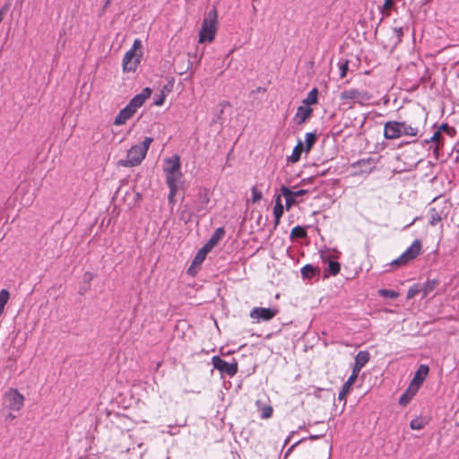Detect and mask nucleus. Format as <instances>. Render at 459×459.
Returning <instances> with one entry per match:
<instances>
[{
	"instance_id": "1",
	"label": "nucleus",
	"mask_w": 459,
	"mask_h": 459,
	"mask_svg": "<svg viewBox=\"0 0 459 459\" xmlns=\"http://www.w3.org/2000/svg\"><path fill=\"white\" fill-rule=\"evenodd\" d=\"M419 126L407 121L389 120L384 126V137L388 140L398 139L402 136L416 137Z\"/></svg>"
},
{
	"instance_id": "2",
	"label": "nucleus",
	"mask_w": 459,
	"mask_h": 459,
	"mask_svg": "<svg viewBox=\"0 0 459 459\" xmlns=\"http://www.w3.org/2000/svg\"><path fill=\"white\" fill-rule=\"evenodd\" d=\"M152 142L153 138L145 137L142 143L133 145L127 151L126 158L125 160H120L118 161V165L129 168L141 164L143 160L145 158L149 147Z\"/></svg>"
},
{
	"instance_id": "3",
	"label": "nucleus",
	"mask_w": 459,
	"mask_h": 459,
	"mask_svg": "<svg viewBox=\"0 0 459 459\" xmlns=\"http://www.w3.org/2000/svg\"><path fill=\"white\" fill-rule=\"evenodd\" d=\"M217 10L213 7L204 19L199 31V43L213 41L217 31Z\"/></svg>"
},
{
	"instance_id": "4",
	"label": "nucleus",
	"mask_w": 459,
	"mask_h": 459,
	"mask_svg": "<svg viewBox=\"0 0 459 459\" xmlns=\"http://www.w3.org/2000/svg\"><path fill=\"white\" fill-rule=\"evenodd\" d=\"M143 44L140 39H135L132 48L125 54L123 57L124 72H134L141 63L143 56Z\"/></svg>"
},
{
	"instance_id": "5",
	"label": "nucleus",
	"mask_w": 459,
	"mask_h": 459,
	"mask_svg": "<svg viewBox=\"0 0 459 459\" xmlns=\"http://www.w3.org/2000/svg\"><path fill=\"white\" fill-rule=\"evenodd\" d=\"M339 98L342 105L351 107L353 105L359 104L364 106L369 102V100L372 99V95L366 91L351 88L342 91L340 93Z\"/></svg>"
},
{
	"instance_id": "6",
	"label": "nucleus",
	"mask_w": 459,
	"mask_h": 459,
	"mask_svg": "<svg viewBox=\"0 0 459 459\" xmlns=\"http://www.w3.org/2000/svg\"><path fill=\"white\" fill-rule=\"evenodd\" d=\"M450 207L451 205L446 200H433L429 211V225L434 227L446 219L450 212Z\"/></svg>"
},
{
	"instance_id": "7",
	"label": "nucleus",
	"mask_w": 459,
	"mask_h": 459,
	"mask_svg": "<svg viewBox=\"0 0 459 459\" xmlns=\"http://www.w3.org/2000/svg\"><path fill=\"white\" fill-rule=\"evenodd\" d=\"M421 247V242L419 239H415L398 258L394 259L391 263V264L397 266L406 264L420 254Z\"/></svg>"
},
{
	"instance_id": "8",
	"label": "nucleus",
	"mask_w": 459,
	"mask_h": 459,
	"mask_svg": "<svg viewBox=\"0 0 459 459\" xmlns=\"http://www.w3.org/2000/svg\"><path fill=\"white\" fill-rule=\"evenodd\" d=\"M213 368L218 369L221 374L229 377H234L238 373V362L233 359L232 362H227L219 356H214L212 359Z\"/></svg>"
},
{
	"instance_id": "9",
	"label": "nucleus",
	"mask_w": 459,
	"mask_h": 459,
	"mask_svg": "<svg viewBox=\"0 0 459 459\" xmlns=\"http://www.w3.org/2000/svg\"><path fill=\"white\" fill-rule=\"evenodd\" d=\"M279 310L276 307H254L250 313L249 316L259 323L261 321H270L273 319L277 314Z\"/></svg>"
},
{
	"instance_id": "10",
	"label": "nucleus",
	"mask_w": 459,
	"mask_h": 459,
	"mask_svg": "<svg viewBox=\"0 0 459 459\" xmlns=\"http://www.w3.org/2000/svg\"><path fill=\"white\" fill-rule=\"evenodd\" d=\"M281 193L285 197L286 209L290 210L293 205L299 204V197L307 194V190L300 189L298 191H291L288 186H281Z\"/></svg>"
},
{
	"instance_id": "11",
	"label": "nucleus",
	"mask_w": 459,
	"mask_h": 459,
	"mask_svg": "<svg viewBox=\"0 0 459 459\" xmlns=\"http://www.w3.org/2000/svg\"><path fill=\"white\" fill-rule=\"evenodd\" d=\"M182 177L181 170L166 174V183L169 188V202L174 204V197L178 190V183Z\"/></svg>"
},
{
	"instance_id": "12",
	"label": "nucleus",
	"mask_w": 459,
	"mask_h": 459,
	"mask_svg": "<svg viewBox=\"0 0 459 459\" xmlns=\"http://www.w3.org/2000/svg\"><path fill=\"white\" fill-rule=\"evenodd\" d=\"M4 401L5 406L13 411H19L23 405V396L13 389L4 394Z\"/></svg>"
},
{
	"instance_id": "13",
	"label": "nucleus",
	"mask_w": 459,
	"mask_h": 459,
	"mask_svg": "<svg viewBox=\"0 0 459 459\" xmlns=\"http://www.w3.org/2000/svg\"><path fill=\"white\" fill-rule=\"evenodd\" d=\"M376 162L373 159L368 158V159H362L359 160H357L356 162L351 164V167L353 169H359V171L355 172V175L359 174H369L373 171L375 169Z\"/></svg>"
},
{
	"instance_id": "14",
	"label": "nucleus",
	"mask_w": 459,
	"mask_h": 459,
	"mask_svg": "<svg viewBox=\"0 0 459 459\" xmlns=\"http://www.w3.org/2000/svg\"><path fill=\"white\" fill-rule=\"evenodd\" d=\"M429 371V366L425 364H421L417 371L415 372L414 377L412 378L410 385V389L414 388L415 391L418 390V388L421 385V384L424 382L425 378L427 377Z\"/></svg>"
},
{
	"instance_id": "15",
	"label": "nucleus",
	"mask_w": 459,
	"mask_h": 459,
	"mask_svg": "<svg viewBox=\"0 0 459 459\" xmlns=\"http://www.w3.org/2000/svg\"><path fill=\"white\" fill-rule=\"evenodd\" d=\"M321 258L327 262V272L332 275H336L339 273L341 269V264L334 261L333 258H335L334 255H332L330 251H322L321 252Z\"/></svg>"
},
{
	"instance_id": "16",
	"label": "nucleus",
	"mask_w": 459,
	"mask_h": 459,
	"mask_svg": "<svg viewBox=\"0 0 459 459\" xmlns=\"http://www.w3.org/2000/svg\"><path fill=\"white\" fill-rule=\"evenodd\" d=\"M152 90L148 87L144 88L141 93L136 94L127 104L134 112L143 105L145 100L150 98Z\"/></svg>"
},
{
	"instance_id": "17",
	"label": "nucleus",
	"mask_w": 459,
	"mask_h": 459,
	"mask_svg": "<svg viewBox=\"0 0 459 459\" xmlns=\"http://www.w3.org/2000/svg\"><path fill=\"white\" fill-rule=\"evenodd\" d=\"M359 373L352 370L351 375L349 377L348 380L343 384L341 391L338 394V400L343 401V404H346V396L349 394L351 385L354 384L356 379L358 378Z\"/></svg>"
},
{
	"instance_id": "18",
	"label": "nucleus",
	"mask_w": 459,
	"mask_h": 459,
	"mask_svg": "<svg viewBox=\"0 0 459 459\" xmlns=\"http://www.w3.org/2000/svg\"><path fill=\"white\" fill-rule=\"evenodd\" d=\"M181 169L180 159L178 155H173L164 160L163 170L165 174L170 172H178Z\"/></svg>"
},
{
	"instance_id": "19",
	"label": "nucleus",
	"mask_w": 459,
	"mask_h": 459,
	"mask_svg": "<svg viewBox=\"0 0 459 459\" xmlns=\"http://www.w3.org/2000/svg\"><path fill=\"white\" fill-rule=\"evenodd\" d=\"M369 359L370 355L368 351H359L355 357V362L352 370L359 374L361 368L368 362Z\"/></svg>"
},
{
	"instance_id": "20",
	"label": "nucleus",
	"mask_w": 459,
	"mask_h": 459,
	"mask_svg": "<svg viewBox=\"0 0 459 459\" xmlns=\"http://www.w3.org/2000/svg\"><path fill=\"white\" fill-rule=\"evenodd\" d=\"M134 110H133V108L126 105L117 115L114 120V124L116 126L124 125L128 119H130L134 115Z\"/></svg>"
},
{
	"instance_id": "21",
	"label": "nucleus",
	"mask_w": 459,
	"mask_h": 459,
	"mask_svg": "<svg viewBox=\"0 0 459 459\" xmlns=\"http://www.w3.org/2000/svg\"><path fill=\"white\" fill-rule=\"evenodd\" d=\"M312 111V108L307 106H299L297 109L294 119L299 125H301L311 117Z\"/></svg>"
},
{
	"instance_id": "22",
	"label": "nucleus",
	"mask_w": 459,
	"mask_h": 459,
	"mask_svg": "<svg viewBox=\"0 0 459 459\" xmlns=\"http://www.w3.org/2000/svg\"><path fill=\"white\" fill-rule=\"evenodd\" d=\"M284 212V207L281 204V195L275 196V204L273 207V216H274V226H278L280 223L281 217L282 216Z\"/></svg>"
},
{
	"instance_id": "23",
	"label": "nucleus",
	"mask_w": 459,
	"mask_h": 459,
	"mask_svg": "<svg viewBox=\"0 0 459 459\" xmlns=\"http://www.w3.org/2000/svg\"><path fill=\"white\" fill-rule=\"evenodd\" d=\"M224 235L225 230L222 227L216 229L212 237L205 243V245L209 247L211 249H212L213 247H215L222 239Z\"/></svg>"
},
{
	"instance_id": "24",
	"label": "nucleus",
	"mask_w": 459,
	"mask_h": 459,
	"mask_svg": "<svg viewBox=\"0 0 459 459\" xmlns=\"http://www.w3.org/2000/svg\"><path fill=\"white\" fill-rule=\"evenodd\" d=\"M212 249L204 244V247L200 250H198V252L196 253L195 258L193 259L191 267L202 264L203 262L204 261L207 254Z\"/></svg>"
},
{
	"instance_id": "25",
	"label": "nucleus",
	"mask_w": 459,
	"mask_h": 459,
	"mask_svg": "<svg viewBox=\"0 0 459 459\" xmlns=\"http://www.w3.org/2000/svg\"><path fill=\"white\" fill-rule=\"evenodd\" d=\"M320 270L318 267H315L310 264L304 265L301 270V275L304 279H311L316 273H319Z\"/></svg>"
},
{
	"instance_id": "26",
	"label": "nucleus",
	"mask_w": 459,
	"mask_h": 459,
	"mask_svg": "<svg viewBox=\"0 0 459 459\" xmlns=\"http://www.w3.org/2000/svg\"><path fill=\"white\" fill-rule=\"evenodd\" d=\"M437 286V281L428 280L422 286H420V291L423 293L422 298H426L430 294Z\"/></svg>"
},
{
	"instance_id": "27",
	"label": "nucleus",
	"mask_w": 459,
	"mask_h": 459,
	"mask_svg": "<svg viewBox=\"0 0 459 459\" xmlns=\"http://www.w3.org/2000/svg\"><path fill=\"white\" fill-rule=\"evenodd\" d=\"M317 95L318 91L316 88H313L307 95L306 99H304L303 103L306 106L313 105L317 102Z\"/></svg>"
},
{
	"instance_id": "28",
	"label": "nucleus",
	"mask_w": 459,
	"mask_h": 459,
	"mask_svg": "<svg viewBox=\"0 0 459 459\" xmlns=\"http://www.w3.org/2000/svg\"><path fill=\"white\" fill-rule=\"evenodd\" d=\"M303 147L302 143L299 141L298 144L294 147L291 155L290 156L289 160L295 163L299 160L301 152H302Z\"/></svg>"
},
{
	"instance_id": "29",
	"label": "nucleus",
	"mask_w": 459,
	"mask_h": 459,
	"mask_svg": "<svg viewBox=\"0 0 459 459\" xmlns=\"http://www.w3.org/2000/svg\"><path fill=\"white\" fill-rule=\"evenodd\" d=\"M307 237V230L302 226H295L290 232V238H304Z\"/></svg>"
},
{
	"instance_id": "30",
	"label": "nucleus",
	"mask_w": 459,
	"mask_h": 459,
	"mask_svg": "<svg viewBox=\"0 0 459 459\" xmlns=\"http://www.w3.org/2000/svg\"><path fill=\"white\" fill-rule=\"evenodd\" d=\"M316 141V134L315 133H307L305 135L306 152H309Z\"/></svg>"
},
{
	"instance_id": "31",
	"label": "nucleus",
	"mask_w": 459,
	"mask_h": 459,
	"mask_svg": "<svg viewBox=\"0 0 459 459\" xmlns=\"http://www.w3.org/2000/svg\"><path fill=\"white\" fill-rule=\"evenodd\" d=\"M348 65H349V61L348 60H340L338 62V67H339V71H340V77L341 78H343L346 76V74H347V71H348Z\"/></svg>"
},
{
	"instance_id": "32",
	"label": "nucleus",
	"mask_w": 459,
	"mask_h": 459,
	"mask_svg": "<svg viewBox=\"0 0 459 459\" xmlns=\"http://www.w3.org/2000/svg\"><path fill=\"white\" fill-rule=\"evenodd\" d=\"M425 426V422L420 418H416L411 420L410 427L411 429L420 430L423 429Z\"/></svg>"
},
{
	"instance_id": "33",
	"label": "nucleus",
	"mask_w": 459,
	"mask_h": 459,
	"mask_svg": "<svg viewBox=\"0 0 459 459\" xmlns=\"http://www.w3.org/2000/svg\"><path fill=\"white\" fill-rule=\"evenodd\" d=\"M10 294L7 290H2L0 291V309L4 311V306L9 299Z\"/></svg>"
},
{
	"instance_id": "34",
	"label": "nucleus",
	"mask_w": 459,
	"mask_h": 459,
	"mask_svg": "<svg viewBox=\"0 0 459 459\" xmlns=\"http://www.w3.org/2000/svg\"><path fill=\"white\" fill-rule=\"evenodd\" d=\"M420 291V285L419 284H414L413 286L410 287L408 291H407V299H412L414 298L417 294H419Z\"/></svg>"
},
{
	"instance_id": "35",
	"label": "nucleus",
	"mask_w": 459,
	"mask_h": 459,
	"mask_svg": "<svg viewBox=\"0 0 459 459\" xmlns=\"http://www.w3.org/2000/svg\"><path fill=\"white\" fill-rule=\"evenodd\" d=\"M380 296L384 298L395 299L398 297V293L392 290L382 289L379 290Z\"/></svg>"
},
{
	"instance_id": "36",
	"label": "nucleus",
	"mask_w": 459,
	"mask_h": 459,
	"mask_svg": "<svg viewBox=\"0 0 459 459\" xmlns=\"http://www.w3.org/2000/svg\"><path fill=\"white\" fill-rule=\"evenodd\" d=\"M273 415V408L269 405H266V406H264L262 409H261V418L262 419H269L271 418Z\"/></svg>"
},
{
	"instance_id": "37",
	"label": "nucleus",
	"mask_w": 459,
	"mask_h": 459,
	"mask_svg": "<svg viewBox=\"0 0 459 459\" xmlns=\"http://www.w3.org/2000/svg\"><path fill=\"white\" fill-rule=\"evenodd\" d=\"M410 388L401 395L400 399H399V403L403 405L404 404H407L408 402L411 400V398L412 397V395L414 394V393L416 392L415 390L409 395L408 393L410 392Z\"/></svg>"
},
{
	"instance_id": "38",
	"label": "nucleus",
	"mask_w": 459,
	"mask_h": 459,
	"mask_svg": "<svg viewBox=\"0 0 459 459\" xmlns=\"http://www.w3.org/2000/svg\"><path fill=\"white\" fill-rule=\"evenodd\" d=\"M251 192H252V202L253 203H257L262 199V197H263L262 192L257 190V188L255 186L252 187Z\"/></svg>"
},
{
	"instance_id": "39",
	"label": "nucleus",
	"mask_w": 459,
	"mask_h": 459,
	"mask_svg": "<svg viewBox=\"0 0 459 459\" xmlns=\"http://www.w3.org/2000/svg\"><path fill=\"white\" fill-rule=\"evenodd\" d=\"M199 197L202 201V204L206 206L210 202V195L208 190L204 189L199 193Z\"/></svg>"
},
{
	"instance_id": "40",
	"label": "nucleus",
	"mask_w": 459,
	"mask_h": 459,
	"mask_svg": "<svg viewBox=\"0 0 459 459\" xmlns=\"http://www.w3.org/2000/svg\"><path fill=\"white\" fill-rule=\"evenodd\" d=\"M438 131L439 132H441V131L446 132L447 134H449L451 136H453L455 134V128L452 127V126H449L447 124H442L439 126Z\"/></svg>"
},
{
	"instance_id": "41",
	"label": "nucleus",
	"mask_w": 459,
	"mask_h": 459,
	"mask_svg": "<svg viewBox=\"0 0 459 459\" xmlns=\"http://www.w3.org/2000/svg\"><path fill=\"white\" fill-rule=\"evenodd\" d=\"M191 217H192L191 212H189L186 210H183L180 212V216H179L180 220L185 221V223H187L188 221H191Z\"/></svg>"
},
{
	"instance_id": "42",
	"label": "nucleus",
	"mask_w": 459,
	"mask_h": 459,
	"mask_svg": "<svg viewBox=\"0 0 459 459\" xmlns=\"http://www.w3.org/2000/svg\"><path fill=\"white\" fill-rule=\"evenodd\" d=\"M306 439H307L306 437H303V438H301L300 440H299V441H297L296 443H294L293 445H291V446L288 448V450L286 451V453H285V457H288V456L291 454V452L293 451V449H294V448H295L299 444L302 443V442H303V441H305Z\"/></svg>"
},
{
	"instance_id": "43",
	"label": "nucleus",
	"mask_w": 459,
	"mask_h": 459,
	"mask_svg": "<svg viewBox=\"0 0 459 459\" xmlns=\"http://www.w3.org/2000/svg\"><path fill=\"white\" fill-rule=\"evenodd\" d=\"M440 139V132L437 130L434 133V134L430 137V139L429 140H426L425 142L426 143H435V142H438Z\"/></svg>"
},
{
	"instance_id": "44",
	"label": "nucleus",
	"mask_w": 459,
	"mask_h": 459,
	"mask_svg": "<svg viewBox=\"0 0 459 459\" xmlns=\"http://www.w3.org/2000/svg\"><path fill=\"white\" fill-rule=\"evenodd\" d=\"M165 96L163 93L160 94L154 100L156 106H161L164 103Z\"/></svg>"
},
{
	"instance_id": "45",
	"label": "nucleus",
	"mask_w": 459,
	"mask_h": 459,
	"mask_svg": "<svg viewBox=\"0 0 459 459\" xmlns=\"http://www.w3.org/2000/svg\"><path fill=\"white\" fill-rule=\"evenodd\" d=\"M393 33L396 36L398 40H400L403 36V29L401 27H395L393 29Z\"/></svg>"
},
{
	"instance_id": "46",
	"label": "nucleus",
	"mask_w": 459,
	"mask_h": 459,
	"mask_svg": "<svg viewBox=\"0 0 459 459\" xmlns=\"http://www.w3.org/2000/svg\"><path fill=\"white\" fill-rule=\"evenodd\" d=\"M394 4V0H385L384 7L385 9H390Z\"/></svg>"
},
{
	"instance_id": "47",
	"label": "nucleus",
	"mask_w": 459,
	"mask_h": 459,
	"mask_svg": "<svg viewBox=\"0 0 459 459\" xmlns=\"http://www.w3.org/2000/svg\"><path fill=\"white\" fill-rule=\"evenodd\" d=\"M294 431H291L289 436L286 437L285 441H284V444L283 446H285L290 441V438L292 437V436L294 435Z\"/></svg>"
},
{
	"instance_id": "48",
	"label": "nucleus",
	"mask_w": 459,
	"mask_h": 459,
	"mask_svg": "<svg viewBox=\"0 0 459 459\" xmlns=\"http://www.w3.org/2000/svg\"><path fill=\"white\" fill-rule=\"evenodd\" d=\"M320 437H321L320 435H310L307 438L310 439V440H316V439H318Z\"/></svg>"
},
{
	"instance_id": "49",
	"label": "nucleus",
	"mask_w": 459,
	"mask_h": 459,
	"mask_svg": "<svg viewBox=\"0 0 459 459\" xmlns=\"http://www.w3.org/2000/svg\"><path fill=\"white\" fill-rule=\"evenodd\" d=\"M112 0H106L103 8L106 9L110 4Z\"/></svg>"
},
{
	"instance_id": "50",
	"label": "nucleus",
	"mask_w": 459,
	"mask_h": 459,
	"mask_svg": "<svg viewBox=\"0 0 459 459\" xmlns=\"http://www.w3.org/2000/svg\"><path fill=\"white\" fill-rule=\"evenodd\" d=\"M168 433H169V435H174V434H175V433H174V430L169 431Z\"/></svg>"
},
{
	"instance_id": "51",
	"label": "nucleus",
	"mask_w": 459,
	"mask_h": 459,
	"mask_svg": "<svg viewBox=\"0 0 459 459\" xmlns=\"http://www.w3.org/2000/svg\"><path fill=\"white\" fill-rule=\"evenodd\" d=\"M168 433H169V435H174V434H175V433H174V430L169 431Z\"/></svg>"
},
{
	"instance_id": "52",
	"label": "nucleus",
	"mask_w": 459,
	"mask_h": 459,
	"mask_svg": "<svg viewBox=\"0 0 459 459\" xmlns=\"http://www.w3.org/2000/svg\"><path fill=\"white\" fill-rule=\"evenodd\" d=\"M2 313H3V310L0 309V316L2 315Z\"/></svg>"
}]
</instances>
